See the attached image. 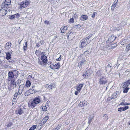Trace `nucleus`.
<instances>
[{
    "label": "nucleus",
    "instance_id": "aec40b11",
    "mask_svg": "<svg viewBox=\"0 0 130 130\" xmlns=\"http://www.w3.org/2000/svg\"><path fill=\"white\" fill-rule=\"evenodd\" d=\"M11 43L10 42H8L6 43V47L7 49L10 48L11 46Z\"/></svg>",
    "mask_w": 130,
    "mask_h": 130
},
{
    "label": "nucleus",
    "instance_id": "69168bd1",
    "mask_svg": "<svg viewBox=\"0 0 130 130\" xmlns=\"http://www.w3.org/2000/svg\"><path fill=\"white\" fill-rule=\"evenodd\" d=\"M54 0H48V1L50 2H52Z\"/></svg>",
    "mask_w": 130,
    "mask_h": 130
},
{
    "label": "nucleus",
    "instance_id": "58836bf2",
    "mask_svg": "<svg viewBox=\"0 0 130 130\" xmlns=\"http://www.w3.org/2000/svg\"><path fill=\"white\" fill-rule=\"evenodd\" d=\"M129 107L128 106H125L123 107L124 111H125L126 109H128Z\"/></svg>",
    "mask_w": 130,
    "mask_h": 130
},
{
    "label": "nucleus",
    "instance_id": "4d7b16f0",
    "mask_svg": "<svg viewBox=\"0 0 130 130\" xmlns=\"http://www.w3.org/2000/svg\"><path fill=\"white\" fill-rule=\"evenodd\" d=\"M39 52V51L38 50H36V51L35 52V53L37 54H38V53Z\"/></svg>",
    "mask_w": 130,
    "mask_h": 130
},
{
    "label": "nucleus",
    "instance_id": "1a4fd4ad",
    "mask_svg": "<svg viewBox=\"0 0 130 130\" xmlns=\"http://www.w3.org/2000/svg\"><path fill=\"white\" fill-rule=\"evenodd\" d=\"M107 83V80L104 77L101 78L100 79L99 83L100 85L104 84Z\"/></svg>",
    "mask_w": 130,
    "mask_h": 130
},
{
    "label": "nucleus",
    "instance_id": "f8f14e48",
    "mask_svg": "<svg viewBox=\"0 0 130 130\" xmlns=\"http://www.w3.org/2000/svg\"><path fill=\"white\" fill-rule=\"evenodd\" d=\"M24 87V85H21L20 86L18 92L20 94H22Z\"/></svg>",
    "mask_w": 130,
    "mask_h": 130
},
{
    "label": "nucleus",
    "instance_id": "4468645a",
    "mask_svg": "<svg viewBox=\"0 0 130 130\" xmlns=\"http://www.w3.org/2000/svg\"><path fill=\"white\" fill-rule=\"evenodd\" d=\"M41 59L42 62L44 63H46L47 62V59L46 57L44 55H43L41 57Z\"/></svg>",
    "mask_w": 130,
    "mask_h": 130
},
{
    "label": "nucleus",
    "instance_id": "f257e3e1",
    "mask_svg": "<svg viewBox=\"0 0 130 130\" xmlns=\"http://www.w3.org/2000/svg\"><path fill=\"white\" fill-rule=\"evenodd\" d=\"M18 72V71L16 70L9 72L8 73L7 80H10L11 79H16L17 77Z\"/></svg>",
    "mask_w": 130,
    "mask_h": 130
},
{
    "label": "nucleus",
    "instance_id": "b1692460",
    "mask_svg": "<svg viewBox=\"0 0 130 130\" xmlns=\"http://www.w3.org/2000/svg\"><path fill=\"white\" fill-rule=\"evenodd\" d=\"M119 92H116L115 93L113 94V97L114 98H116L117 97L118 95L119 94Z\"/></svg>",
    "mask_w": 130,
    "mask_h": 130
},
{
    "label": "nucleus",
    "instance_id": "338daca9",
    "mask_svg": "<svg viewBox=\"0 0 130 130\" xmlns=\"http://www.w3.org/2000/svg\"><path fill=\"white\" fill-rule=\"evenodd\" d=\"M84 76H85V77H84V78H86V75H85L84 74H83V76L84 77Z\"/></svg>",
    "mask_w": 130,
    "mask_h": 130
},
{
    "label": "nucleus",
    "instance_id": "052dcab7",
    "mask_svg": "<svg viewBox=\"0 0 130 130\" xmlns=\"http://www.w3.org/2000/svg\"><path fill=\"white\" fill-rule=\"evenodd\" d=\"M90 37H87L86 38V39L85 40H86V41H87V39H89V38H90Z\"/></svg>",
    "mask_w": 130,
    "mask_h": 130
},
{
    "label": "nucleus",
    "instance_id": "de8ad7c7",
    "mask_svg": "<svg viewBox=\"0 0 130 130\" xmlns=\"http://www.w3.org/2000/svg\"><path fill=\"white\" fill-rule=\"evenodd\" d=\"M62 29H64V30L65 29L66 30L67 29V27L66 26H64V27H62Z\"/></svg>",
    "mask_w": 130,
    "mask_h": 130
},
{
    "label": "nucleus",
    "instance_id": "e2e57ef3",
    "mask_svg": "<svg viewBox=\"0 0 130 130\" xmlns=\"http://www.w3.org/2000/svg\"><path fill=\"white\" fill-rule=\"evenodd\" d=\"M130 104L129 103H125V105H130Z\"/></svg>",
    "mask_w": 130,
    "mask_h": 130
},
{
    "label": "nucleus",
    "instance_id": "bf43d9fd",
    "mask_svg": "<svg viewBox=\"0 0 130 130\" xmlns=\"http://www.w3.org/2000/svg\"><path fill=\"white\" fill-rule=\"evenodd\" d=\"M44 23L45 24H48L49 23L47 21H45Z\"/></svg>",
    "mask_w": 130,
    "mask_h": 130
},
{
    "label": "nucleus",
    "instance_id": "a19ab883",
    "mask_svg": "<svg viewBox=\"0 0 130 130\" xmlns=\"http://www.w3.org/2000/svg\"><path fill=\"white\" fill-rule=\"evenodd\" d=\"M14 15H15V16L16 17V18H18L19 17V15L18 13H17Z\"/></svg>",
    "mask_w": 130,
    "mask_h": 130
},
{
    "label": "nucleus",
    "instance_id": "bb28decb",
    "mask_svg": "<svg viewBox=\"0 0 130 130\" xmlns=\"http://www.w3.org/2000/svg\"><path fill=\"white\" fill-rule=\"evenodd\" d=\"M103 117L104 120L105 121H107L108 119V116L106 114L104 115Z\"/></svg>",
    "mask_w": 130,
    "mask_h": 130
},
{
    "label": "nucleus",
    "instance_id": "412c9836",
    "mask_svg": "<svg viewBox=\"0 0 130 130\" xmlns=\"http://www.w3.org/2000/svg\"><path fill=\"white\" fill-rule=\"evenodd\" d=\"M6 59L7 60H9L11 58V55L10 54V53L6 52Z\"/></svg>",
    "mask_w": 130,
    "mask_h": 130
},
{
    "label": "nucleus",
    "instance_id": "f3484780",
    "mask_svg": "<svg viewBox=\"0 0 130 130\" xmlns=\"http://www.w3.org/2000/svg\"><path fill=\"white\" fill-rule=\"evenodd\" d=\"M88 16L86 15H83L80 17V19L81 20L84 21L87 19Z\"/></svg>",
    "mask_w": 130,
    "mask_h": 130
},
{
    "label": "nucleus",
    "instance_id": "37998d69",
    "mask_svg": "<svg viewBox=\"0 0 130 130\" xmlns=\"http://www.w3.org/2000/svg\"><path fill=\"white\" fill-rule=\"evenodd\" d=\"M96 14V12H95L93 13V14L92 15V18H94L95 17V15Z\"/></svg>",
    "mask_w": 130,
    "mask_h": 130
},
{
    "label": "nucleus",
    "instance_id": "c85d7f7f",
    "mask_svg": "<svg viewBox=\"0 0 130 130\" xmlns=\"http://www.w3.org/2000/svg\"><path fill=\"white\" fill-rule=\"evenodd\" d=\"M26 7L25 4L24 2H22L21 4V8H25Z\"/></svg>",
    "mask_w": 130,
    "mask_h": 130
},
{
    "label": "nucleus",
    "instance_id": "7c9ffc66",
    "mask_svg": "<svg viewBox=\"0 0 130 130\" xmlns=\"http://www.w3.org/2000/svg\"><path fill=\"white\" fill-rule=\"evenodd\" d=\"M60 127V125H58L55 129H53V130H59Z\"/></svg>",
    "mask_w": 130,
    "mask_h": 130
},
{
    "label": "nucleus",
    "instance_id": "2eb2a0df",
    "mask_svg": "<svg viewBox=\"0 0 130 130\" xmlns=\"http://www.w3.org/2000/svg\"><path fill=\"white\" fill-rule=\"evenodd\" d=\"M87 102L84 101L80 102L79 105L82 107H83L84 106L87 105Z\"/></svg>",
    "mask_w": 130,
    "mask_h": 130
},
{
    "label": "nucleus",
    "instance_id": "8fccbe9b",
    "mask_svg": "<svg viewBox=\"0 0 130 130\" xmlns=\"http://www.w3.org/2000/svg\"><path fill=\"white\" fill-rule=\"evenodd\" d=\"M89 53V51H87L85 52L84 54H86L87 53V54H88Z\"/></svg>",
    "mask_w": 130,
    "mask_h": 130
},
{
    "label": "nucleus",
    "instance_id": "3c124183",
    "mask_svg": "<svg viewBox=\"0 0 130 130\" xmlns=\"http://www.w3.org/2000/svg\"><path fill=\"white\" fill-rule=\"evenodd\" d=\"M61 57V55H60V57H59L57 59H56V60L58 61H60L61 60V58H60V57Z\"/></svg>",
    "mask_w": 130,
    "mask_h": 130
},
{
    "label": "nucleus",
    "instance_id": "603ef678",
    "mask_svg": "<svg viewBox=\"0 0 130 130\" xmlns=\"http://www.w3.org/2000/svg\"><path fill=\"white\" fill-rule=\"evenodd\" d=\"M120 104L122 105H125V103L124 102H122Z\"/></svg>",
    "mask_w": 130,
    "mask_h": 130
},
{
    "label": "nucleus",
    "instance_id": "2f4dec72",
    "mask_svg": "<svg viewBox=\"0 0 130 130\" xmlns=\"http://www.w3.org/2000/svg\"><path fill=\"white\" fill-rule=\"evenodd\" d=\"M15 18L16 17L14 14L11 15L9 17L10 19H15V18Z\"/></svg>",
    "mask_w": 130,
    "mask_h": 130
},
{
    "label": "nucleus",
    "instance_id": "ea45409f",
    "mask_svg": "<svg viewBox=\"0 0 130 130\" xmlns=\"http://www.w3.org/2000/svg\"><path fill=\"white\" fill-rule=\"evenodd\" d=\"M41 45V42H39L37 43L36 45L37 46H39Z\"/></svg>",
    "mask_w": 130,
    "mask_h": 130
},
{
    "label": "nucleus",
    "instance_id": "dca6fc26",
    "mask_svg": "<svg viewBox=\"0 0 130 130\" xmlns=\"http://www.w3.org/2000/svg\"><path fill=\"white\" fill-rule=\"evenodd\" d=\"M15 79H11L10 80H8V82L10 81V84L11 85L14 86L16 85V82H15Z\"/></svg>",
    "mask_w": 130,
    "mask_h": 130
},
{
    "label": "nucleus",
    "instance_id": "6ab92c4d",
    "mask_svg": "<svg viewBox=\"0 0 130 130\" xmlns=\"http://www.w3.org/2000/svg\"><path fill=\"white\" fill-rule=\"evenodd\" d=\"M86 61L85 59V58L83 59L81 61L80 63L78 64V66L79 67H81L82 65H83L84 63Z\"/></svg>",
    "mask_w": 130,
    "mask_h": 130
},
{
    "label": "nucleus",
    "instance_id": "393cba45",
    "mask_svg": "<svg viewBox=\"0 0 130 130\" xmlns=\"http://www.w3.org/2000/svg\"><path fill=\"white\" fill-rule=\"evenodd\" d=\"M130 50V43L127 45L125 49L126 51L128 52Z\"/></svg>",
    "mask_w": 130,
    "mask_h": 130
},
{
    "label": "nucleus",
    "instance_id": "49530a36",
    "mask_svg": "<svg viewBox=\"0 0 130 130\" xmlns=\"http://www.w3.org/2000/svg\"><path fill=\"white\" fill-rule=\"evenodd\" d=\"M116 6V4H113L112 6V8H114Z\"/></svg>",
    "mask_w": 130,
    "mask_h": 130
},
{
    "label": "nucleus",
    "instance_id": "09e8293b",
    "mask_svg": "<svg viewBox=\"0 0 130 130\" xmlns=\"http://www.w3.org/2000/svg\"><path fill=\"white\" fill-rule=\"evenodd\" d=\"M12 124L11 123H9L7 125V127L8 128L9 127H10Z\"/></svg>",
    "mask_w": 130,
    "mask_h": 130
},
{
    "label": "nucleus",
    "instance_id": "5fc2aeb1",
    "mask_svg": "<svg viewBox=\"0 0 130 130\" xmlns=\"http://www.w3.org/2000/svg\"><path fill=\"white\" fill-rule=\"evenodd\" d=\"M14 96H15L16 98H18L19 97V96L17 95L16 94V93H15L14 94Z\"/></svg>",
    "mask_w": 130,
    "mask_h": 130
},
{
    "label": "nucleus",
    "instance_id": "72a5a7b5",
    "mask_svg": "<svg viewBox=\"0 0 130 130\" xmlns=\"http://www.w3.org/2000/svg\"><path fill=\"white\" fill-rule=\"evenodd\" d=\"M68 22L69 23H73V18H71L68 21Z\"/></svg>",
    "mask_w": 130,
    "mask_h": 130
},
{
    "label": "nucleus",
    "instance_id": "0eeeda50",
    "mask_svg": "<svg viewBox=\"0 0 130 130\" xmlns=\"http://www.w3.org/2000/svg\"><path fill=\"white\" fill-rule=\"evenodd\" d=\"M24 109L23 107H21L17 109L15 112L17 114L20 115L24 112Z\"/></svg>",
    "mask_w": 130,
    "mask_h": 130
},
{
    "label": "nucleus",
    "instance_id": "cd10ccee",
    "mask_svg": "<svg viewBox=\"0 0 130 130\" xmlns=\"http://www.w3.org/2000/svg\"><path fill=\"white\" fill-rule=\"evenodd\" d=\"M28 91L30 94H32L35 92V90L34 89H29Z\"/></svg>",
    "mask_w": 130,
    "mask_h": 130
},
{
    "label": "nucleus",
    "instance_id": "c9c22d12",
    "mask_svg": "<svg viewBox=\"0 0 130 130\" xmlns=\"http://www.w3.org/2000/svg\"><path fill=\"white\" fill-rule=\"evenodd\" d=\"M26 6V7L28 6L29 4V2L27 1H26L24 2Z\"/></svg>",
    "mask_w": 130,
    "mask_h": 130
},
{
    "label": "nucleus",
    "instance_id": "4c0bfd02",
    "mask_svg": "<svg viewBox=\"0 0 130 130\" xmlns=\"http://www.w3.org/2000/svg\"><path fill=\"white\" fill-rule=\"evenodd\" d=\"M92 119H93L92 117V118L90 117L89 118L88 123L89 124H90V123L91 122V121Z\"/></svg>",
    "mask_w": 130,
    "mask_h": 130
},
{
    "label": "nucleus",
    "instance_id": "c03bdc74",
    "mask_svg": "<svg viewBox=\"0 0 130 130\" xmlns=\"http://www.w3.org/2000/svg\"><path fill=\"white\" fill-rule=\"evenodd\" d=\"M61 30V33H63L64 32V29H62V27L60 28V29Z\"/></svg>",
    "mask_w": 130,
    "mask_h": 130
},
{
    "label": "nucleus",
    "instance_id": "f03ea898",
    "mask_svg": "<svg viewBox=\"0 0 130 130\" xmlns=\"http://www.w3.org/2000/svg\"><path fill=\"white\" fill-rule=\"evenodd\" d=\"M121 86L123 88V92L127 93L130 88V80L122 84Z\"/></svg>",
    "mask_w": 130,
    "mask_h": 130
},
{
    "label": "nucleus",
    "instance_id": "e433bc0d",
    "mask_svg": "<svg viewBox=\"0 0 130 130\" xmlns=\"http://www.w3.org/2000/svg\"><path fill=\"white\" fill-rule=\"evenodd\" d=\"M42 109L43 110V111H46L47 110V108L46 106H43V107Z\"/></svg>",
    "mask_w": 130,
    "mask_h": 130
},
{
    "label": "nucleus",
    "instance_id": "864d4df0",
    "mask_svg": "<svg viewBox=\"0 0 130 130\" xmlns=\"http://www.w3.org/2000/svg\"><path fill=\"white\" fill-rule=\"evenodd\" d=\"M118 2V0H115L113 3V4H116V3H117Z\"/></svg>",
    "mask_w": 130,
    "mask_h": 130
},
{
    "label": "nucleus",
    "instance_id": "79ce46f5",
    "mask_svg": "<svg viewBox=\"0 0 130 130\" xmlns=\"http://www.w3.org/2000/svg\"><path fill=\"white\" fill-rule=\"evenodd\" d=\"M38 62L41 65H43V64H44V62L40 61H38Z\"/></svg>",
    "mask_w": 130,
    "mask_h": 130
},
{
    "label": "nucleus",
    "instance_id": "4be33fe9",
    "mask_svg": "<svg viewBox=\"0 0 130 130\" xmlns=\"http://www.w3.org/2000/svg\"><path fill=\"white\" fill-rule=\"evenodd\" d=\"M128 40V39H125L121 42V44L122 45H124V44L127 43Z\"/></svg>",
    "mask_w": 130,
    "mask_h": 130
},
{
    "label": "nucleus",
    "instance_id": "680f3d73",
    "mask_svg": "<svg viewBox=\"0 0 130 130\" xmlns=\"http://www.w3.org/2000/svg\"><path fill=\"white\" fill-rule=\"evenodd\" d=\"M12 101L14 102H16L17 101V100H15L14 99H13Z\"/></svg>",
    "mask_w": 130,
    "mask_h": 130
},
{
    "label": "nucleus",
    "instance_id": "6e6d98bb",
    "mask_svg": "<svg viewBox=\"0 0 130 130\" xmlns=\"http://www.w3.org/2000/svg\"><path fill=\"white\" fill-rule=\"evenodd\" d=\"M15 93H16V94L19 97V96L21 94L19 93L18 92H16Z\"/></svg>",
    "mask_w": 130,
    "mask_h": 130
},
{
    "label": "nucleus",
    "instance_id": "a878e982",
    "mask_svg": "<svg viewBox=\"0 0 130 130\" xmlns=\"http://www.w3.org/2000/svg\"><path fill=\"white\" fill-rule=\"evenodd\" d=\"M31 83L29 81H27L26 83V85L27 87H29L30 86Z\"/></svg>",
    "mask_w": 130,
    "mask_h": 130
},
{
    "label": "nucleus",
    "instance_id": "6e6552de",
    "mask_svg": "<svg viewBox=\"0 0 130 130\" xmlns=\"http://www.w3.org/2000/svg\"><path fill=\"white\" fill-rule=\"evenodd\" d=\"M7 10L9 11L8 8L6 9H2L0 10V14L2 15H4L6 14L7 12Z\"/></svg>",
    "mask_w": 130,
    "mask_h": 130
},
{
    "label": "nucleus",
    "instance_id": "20e7f679",
    "mask_svg": "<svg viewBox=\"0 0 130 130\" xmlns=\"http://www.w3.org/2000/svg\"><path fill=\"white\" fill-rule=\"evenodd\" d=\"M83 85L84 84H82L77 85L76 87V90L75 91L74 93L75 95H77L78 93H79L82 87L83 86Z\"/></svg>",
    "mask_w": 130,
    "mask_h": 130
},
{
    "label": "nucleus",
    "instance_id": "a18cd8bd",
    "mask_svg": "<svg viewBox=\"0 0 130 130\" xmlns=\"http://www.w3.org/2000/svg\"><path fill=\"white\" fill-rule=\"evenodd\" d=\"M73 34V32H70L69 34V35L68 36V37H67L68 38L69 37V36H70L71 35H72Z\"/></svg>",
    "mask_w": 130,
    "mask_h": 130
},
{
    "label": "nucleus",
    "instance_id": "9d476101",
    "mask_svg": "<svg viewBox=\"0 0 130 130\" xmlns=\"http://www.w3.org/2000/svg\"><path fill=\"white\" fill-rule=\"evenodd\" d=\"M55 84H51L50 85L46 84L45 86V87L49 89H51L54 87H55Z\"/></svg>",
    "mask_w": 130,
    "mask_h": 130
},
{
    "label": "nucleus",
    "instance_id": "423d86ee",
    "mask_svg": "<svg viewBox=\"0 0 130 130\" xmlns=\"http://www.w3.org/2000/svg\"><path fill=\"white\" fill-rule=\"evenodd\" d=\"M126 23L124 21L122 22L121 24H118L116 27V29L117 30H119L122 27L126 25Z\"/></svg>",
    "mask_w": 130,
    "mask_h": 130
},
{
    "label": "nucleus",
    "instance_id": "f704fd0d",
    "mask_svg": "<svg viewBox=\"0 0 130 130\" xmlns=\"http://www.w3.org/2000/svg\"><path fill=\"white\" fill-rule=\"evenodd\" d=\"M118 110L119 111H124L123 107H120L118 108Z\"/></svg>",
    "mask_w": 130,
    "mask_h": 130
},
{
    "label": "nucleus",
    "instance_id": "39448f33",
    "mask_svg": "<svg viewBox=\"0 0 130 130\" xmlns=\"http://www.w3.org/2000/svg\"><path fill=\"white\" fill-rule=\"evenodd\" d=\"M11 3V1L10 0H5L2 4V7L3 8H6L8 9V6L10 5Z\"/></svg>",
    "mask_w": 130,
    "mask_h": 130
},
{
    "label": "nucleus",
    "instance_id": "7ed1b4c3",
    "mask_svg": "<svg viewBox=\"0 0 130 130\" xmlns=\"http://www.w3.org/2000/svg\"><path fill=\"white\" fill-rule=\"evenodd\" d=\"M41 101L39 97H36L31 102L29 107L31 108L34 107L37 104L39 103Z\"/></svg>",
    "mask_w": 130,
    "mask_h": 130
},
{
    "label": "nucleus",
    "instance_id": "9b49d317",
    "mask_svg": "<svg viewBox=\"0 0 130 130\" xmlns=\"http://www.w3.org/2000/svg\"><path fill=\"white\" fill-rule=\"evenodd\" d=\"M50 67L52 69H58L60 67V65L59 63H57L54 65H53V67H51V66L50 65Z\"/></svg>",
    "mask_w": 130,
    "mask_h": 130
},
{
    "label": "nucleus",
    "instance_id": "0e129e2a",
    "mask_svg": "<svg viewBox=\"0 0 130 130\" xmlns=\"http://www.w3.org/2000/svg\"><path fill=\"white\" fill-rule=\"evenodd\" d=\"M15 102H14V101H12V103L13 104H14Z\"/></svg>",
    "mask_w": 130,
    "mask_h": 130
},
{
    "label": "nucleus",
    "instance_id": "774afa93",
    "mask_svg": "<svg viewBox=\"0 0 130 130\" xmlns=\"http://www.w3.org/2000/svg\"><path fill=\"white\" fill-rule=\"evenodd\" d=\"M17 98H16L15 96H14V98L13 99H14L15 100H17Z\"/></svg>",
    "mask_w": 130,
    "mask_h": 130
},
{
    "label": "nucleus",
    "instance_id": "ddd939ff",
    "mask_svg": "<svg viewBox=\"0 0 130 130\" xmlns=\"http://www.w3.org/2000/svg\"><path fill=\"white\" fill-rule=\"evenodd\" d=\"M86 41L85 40L83 39L81 41V47L83 48L86 45Z\"/></svg>",
    "mask_w": 130,
    "mask_h": 130
},
{
    "label": "nucleus",
    "instance_id": "5701e85b",
    "mask_svg": "<svg viewBox=\"0 0 130 130\" xmlns=\"http://www.w3.org/2000/svg\"><path fill=\"white\" fill-rule=\"evenodd\" d=\"M14 87L12 85H10L8 86V90L10 92L13 89Z\"/></svg>",
    "mask_w": 130,
    "mask_h": 130
},
{
    "label": "nucleus",
    "instance_id": "473e14b6",
    "mask_svg": "<svg viewBox=\"0 0 130 130\" xmlns=\"http://www.w3.org/2000/svg\"><path fill=\"white\" fill-rule=\"evenodd\" d=\"M25 45H24L23 47V49L24 51L26 50L27 47V42H25Z\"/></svg>",
    "mask_w": 130,
    "mask_h": 130
},
{
    "label": "nucleus",
    "instance_id": "c756f323",
    "mask_svg": "<svg viewBox=\"0 0 130 130\" xmlns=\"http://www.w3.org/2000/svg\"><path fill=\"white\" fill-rule=\"evenodd\" d=\"M37 126V125L32 126L30 128L29 130H34L36 128Z\"/></svg>",
    "mask_w": 130,
    "mask_h": 130
},
{
    "label": "nucleus",
    "instance_id": "13d9d810",
    "mask_svg": "<svg viewBox=\"0 0 130 130\" xmlns=\"http://www.w3.org/2000/svg\"><path fill=\"white\" fill-rule=\"evenodd\" d=\"M77 14H74V17L75 18H76L77 17Z\"/></svg>",
    "mask_w": 130,
    "mask_h": 130
},
{
    "label": "nucleus",
    "instance_id": "a211bd4d",
    "mask_svg": "<svg viewBox=\"0 0 130 130\" xmlns=\"http://www.w3.org/2000/svg\"><path fill=\"white\" fill-rule=\"evenodd\" d=\"M49 118L48 116H46L42 119L41 121L42 123H43V124L45 123L48 120Z\"/></svg>",
    "mask_w": 130,
    "mask_h": 130
}]
</instances>
